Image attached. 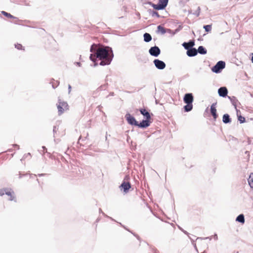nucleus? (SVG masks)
Here are the masks:
<instances>
[{
    "label": "nucleus",
    "instance_id": "nucleus-1",
    "mask_svg": "<svg viewBox=\"0 0 253 253\" xmlns=\"http://www.w3.org/2000/svg\"><path fill=\"white\" fill-rule=\"evenodd\" d=\"M90 50L92 53L90 59L93 62L98 59L101 61L100 63H110L114 57L113 51L109 47H98L96 44H93Z\"/></svg>",
    "mask_w": 253,
    "mask_h": 253
},
{
    "label": "nucleus",
    "instance_id": "nucleus-2",
    "mask_svg": "<svg viewBox=\"0 0 253 253\" xmlns=\"http://www.w3.org/2000/svg\"><path fill=\"white\" fill-rule=\"evenodd\" d=\"M56 106L58 109V114L59 115H62L64 113V112L69 110V106L68 103L65 101H62L60 99H58Z\"/></svg>",
    "mask_w": 253,
    "mask_h": 253
},
{
    "label": "nucleus",
    "instance_id": "nucleus-3",
    "mask_svg": "<svg viewBox=\"0 0 253 253\" xmlns=\"http://www.w3.org/2000/svg\"><path fill=\"white\" fill-rule=\"evenodd\" d=\"M6 195L8 196V200L13 201L14 200V192L9 189H3L0 190V195L3 196Z\"/></svg>",
    "mask_w": 253,
    "mask_h": 253
},
{
    "label": "nucleus",
    "instance_id": "nucleus-4",
    "mask_svg": "<svg viewBox=\"0 0 253 253\" xmlns=\"http://www.w3.org/2000/svg\"><path fill=\"white\" fill-rule=\"evenodd\" d=\"M168 0H159L157 4H153V7L156 10H161L165 8L167 5Z\"/></svg>",
    "mask_w": 253,
    "mask_h": 253
},
{
    "label": "nucleus",
    "instance_id": "nucleus-5",
    "mask_svg": "<svg viewBox=\"0 0 253 253\" xmlns=\"http://www.w3.org/2000/svg\"><path fill=\"white\" fill-rule=\"evenodd\" d=\"M125 118L129 125L135 126L138 125V122L136 121L134 117L131 116L129 114H126L125 116Z\"/></svg>",
    "mask_w": 253,
    "mask_h": 253
},
{
    "label": "nucleus",
    "instance_id": "nucleus-6",
    "mask_svg": "<svg viewBox=\"0 0 253 253\" xmlns=\"http://www.w3.org/2000/svg\"><path fill=\"white\" fill-rule=\"evenodd\" d=\"M194 98L192 93H186L183 98L184 102L186 104H192Z\"/></svg>",
    "mask_w": 253,
    "mask_h": 253
},
{
    "label": "nucleus",
    "instance_id": "nucleus-7",
    "mask_svg": "<svg viewBox=\"0 0 253 253\" xmlns=\"http://www.w3.org/2000/svg\"><path fill=\"white\" fill-rule=\"evenodd\" d=\"M225 67V64H215V65L211 68V70L214 73H220Z\"/></svg>",
    "mask_w": 253,
    "mask_h": 253
},
{
    "label": "nucleus",
    "instance_id": "nucleus-8",
    "mask_svg": "<svg viewBox=\"0 0 253 253\" xmlns=\"http://www.w3.org/2000/svg\"><path fill=\"white\" fill-rule=\"evenodd\" d=\"M149 53L151 55L154 56H158L160 53V50L157 46L152 47L149 49Z\"/></svg>",
    "mask_w": 253,
    "mask_h": 253
},
{
    "label": "nucleus",
    "instance_id": "nucleus-9",
    "mask_svg": "<svg viewBox=\"0 0 253 253\" xmlns=\"http://www.w3.org/2000/svg\"><path fill=\"white\" fill-rule=\"evenodd\" d=\"M130 187V184L129 182L126 181H124L120 186V188L121 190H123L124 192L125 193H127Z\"/></svg>",
    "mask_w": 253,
    "mask_h": 253
},
{
    "label": "nucleus",
    "instance_id": "nucleus-10",
    "mask_svg": "<svg viewBox=\"0 0 253 253\" xmlns=\"http://www.w3.org/2000/svg\"><path fill=\"white\" fill-rule=\"evenodd\" d=\"M150 119H146V120H142V122H141L140 123H138V125H137V126L141 128H146L149 126L150 125Z\"/></svg>",
    "mask_w": 253,
    "mask_h": 253
},
{
    "label": "nucleus",
    "instance_id": "nucleus-11",
    "mask_svg": "<svg viewBox=\"0 0 253 253\" xmlns=\"http://www.w3.org/2000/svg\"><path fill=\"white\" fill-rule=\"evenodd\" d=\"M218 93L220 96L224 97L227 96L228 90L225 87H221L218 89Z\"/></svg>",
    "mask_w": 253,
    "mask_h": 253
},
{
    "label": "nucleus",
    "instance_id": "nucleus-12",
    "mask_svg": "<svg viewBox=\"0 0 253 253\" xmlns=\"http://www.w3.org/2000/svg\"><path fill=\"white\" fill-rule=\"evenodd\" d=\"M195 44V42L194 41H191L188 42H184L182 44L183 46L186 49H189L192 47H193Z\"/></svg>",
    "mask_w": 253,
    "mask_h": 253
},
{
    "label": "nucleus",
    "instance_id": "nucleus-13",
    "mask_svg": "<svg viewBox=\"0 0 253 253\" xmlns=\"http://www.w3.org/2000/svg\"><path fill=\"white\" fill-rule=\"evenodd\" d=\"M140 113L146 119H151V116L150 113L145 109H140Z\"/></svg>",
    "mask_w": 253,
    "mask_h": 253
},
{
    "label": "nucleus",
    "instance_id": "nucleus-14",
    "mask_svg": "<svg viewBox=\"0 0 253 253\" xmlns=\"http://www.w3.org/2000/svg\"><path fill=\"white\" fill-rule=\"evenodd\" d=\"M197 50L194 48H190L189 49H188L187 51V54L189 56H194L197 55Z\"/></svg>",
    "mask_w": 253,
    "mask_h": 253
},
{
    "label": "nucleus",
    "instance_id": "nucleus-15",
    "mask_svg": "<svg viewBox=\"0 0 253 253\" xmlns=\"http://www.w3.org/2000/svg\"><path fill=\"white\" fill-rule=\"evenodd\" d=\"M211 112L213 118L216 119L217 117L216 109L214 104H212L211 107Z\"/></svg>",
    "mask_w": 253,
    "mask_h": 253
},
{
    "label": "nucleus",
    "instance_id": "nucleus-16",
    "mask_svg": "<svg viewBox=\"0 0 253 253\" xmlns=\"http://www.w3.org/2000/svg\"><path fill=\"white\" fill-rule=\"evenodd\" d=\"M223 122L225 124L229 123L231 122V119L228 114H226L223 116Z\"/></svg>",
    "mask_w": 253,
    "mask_h": 253
},
{
    "label": "nucleus",
    "instance_id": "nucleus-17",
    "mask_svg": "<svg viewBox=\"0 0 253 253\" xmlns=\"http://www.w3.org/2000/svg\"><path fill=\"white\" fill-rule=\"evenodd\" d=\"M236 220L239 222L244 223L245 222L244 215L243 214L239 215L237 217Z\"/></svg>",
    "mask_w": 253,
    "mask_h": 253
},
{
    "label": "nucleus",
    "instance_id": "nucleus-18",
    "mask_svg": "<svg viewBox=\"0 0 253 253\" xmlns=\"http://www.w3.org/2000/svg\"><path fill=\"white\" fill-rule=\"evenodd\" d=\"M143 37H144V40L146 42H149L151 41L152 40L151 36L148 33H145L144 34Z\"/></svg>",
    "mask_w": 253,
    "mask_h": 253
},
{
    "label": "nucleus",
    "instance_id": "nucleus-19",
    "mask_svg": "<svg viewBox=\"0 0 253 253\" xmlns=\"http://www.w3.org/2000/svg\"><path fill=\"white\" fill-rule=\"evenodd\" d=\"M184 109L185 111L187 112L191 111L193 109L192 104H186V105L184 106Z\"/></svg>",
    "mask_w": 253,
    "mask_h": 253
},
{
    "label": "nucleus",
    "instance_id": "nucleus-20",
    "mask_svg": "<svg viewBox=\"0 0 253 253\" xmlns=\"http://www.w3.org/2000/svg\"><path fill=\"white\" fill-rule=\"evenodd\" d=\"M197 50V52H198L202 54H204L207 53V50L203 46H200Z\"/></svg>",
    "mask_w": 253,
    "mask_h": 253
},
{
    "label": "nucleus",
    "instance_id": "nucleus-21",
    "mask_svg": "<svg viewBox=\"0 0 253 253\" xmlns=\"http://www.w3.org/2000/svg\"><path fill=\"white\" fill-rule=\"evenodd\" d=\"M248 183L250 187L253 188V173H251L248 178Z\"/></svg>",
    "mask_w": 253,
    "mask_h": 253
},
{
    "label": "nucleus",
    "instance_id": "nucleus-22",
    "mask_svg": "<svg viewBox=\"0 0 253 253\" xmlns=\"http://www.w3.org/2000/svg\"><path fill=\"white\" fill-rule=\"evenodd\" d=\"M157 29L158 31L163 34H165L166 32L165 28L161 25L158 26Z\"/></svg>",
    "mask_w": 253,
    "mask_h": 253
},
{
    "label": "nucleus",
    "instance_id": "nucleus-23",
    "mask_svg": "<svg viewBox=\"0 0 253 253\" xmlns=\"http://www.w3.org/2000/svg\"><path fill=\"white\" fill-rule=\"evenodd\" d=\"M1 13L4 15L5 16L8 17V18H14V16H12L11 14H10V13H8L4 11H1Z\"/></svg>",
    "mask_w": 253,
    "mask_h": 253
},
{
    "label": "nucleus",
    "instance_id": "nucleus-24",
    "mask_svg": "<svg viewBox=\"0 0 253 253\" xmlns=\"http://www.w3.org/2000/svg\"><path fill=\"white\" fill-rule=\"evenodd\" d=\"M204 28L207 32H210L211 30V25H207L204 26Z\"/></svg>",
    "mask_w": 253,
    "mask_h": 253
},
{
    "label": "nucleus",
    "instance_id": "nucleus-25",
    "mask_svg": "<svg viewBox=\"0 0 253 253\" xmlns=\"http://www.w3.org/2000/svg\"><path fill=\"white\" fill-rule=\"evenodd\" d=\"M15 47L18 50H24V48L21 44L17 43L15 44Z\"/></svg>",
    "mask_w": 253,
    "mask_h": 253
},
{
    "label": "nucleus",
    "instance_id": "nucleus-26",
    "mask_svg": "<svg viewBox=\"0 0 253 253\" xmlns=\"http://www.w3.org/2000/svg\"><path fill=\"white\" fill-rule=\"evenodd\" d=\"M156 67H157L158 69L162 70L164 69L166 67V64H155Z\"/></svg>",
    "mask_w": 253,
    "mask_h": 253
},
{
    "label": "nucleus",
    "instance_id": "nucleus-27",
    "mask_svg": "<svg viewBox=\"0 0 253 253\" xmlns=\"http://www.w3.org/2000/svg\"><path fill=\"white\" fill-rule=\"evenodd\" d=\"M238 119V121L240 122V123H243L245 122V118L241 116H239Z\"/></svg>",
    "mask_w": 253,
    "mask_h": 253
},
{
    "label": "nucleus",
    "instance_id": "nucleus-28",
    "mask_svg": "<svg viewBox=\"0 0 253 253\" xmlns=\"http://www.w3.org/2000/svg\"><path fill=\"white\" fill-rule=\"evenodd\" d=\"M153 62H154V63H164V62H163V61H160V60H159L158 59L154 60Z\"/></svg>",
    "mask_w": 253,
    "mask_h": 253
},
{
    "label": "nucleus",
    "instance_id": "nucleus-29",
    "mask_svg": "<svg viewBox=\"0 0 253 253\" xmlns=\"http://www.w3.org/2000/svg\"><path fill=\"white\" fill-rule=\"evenodd\" d=\"M68 90L69 93H70L71 90V86L70 84L68 85Z\"/></svg>",
    "mask_w": 253,
    "mask_h": 253
},
{
    "label": "nucleus",
    "instance_id": "nucleus-30",
    "mask_svg": "<svg viewBox=\"0 0 253 253\" xmlns=\"http://www.w3.org/2000/svg\"><path fill=\"white\" fill-rule=\"evenodd\" d=\"M251 60L252 62L253 63V53L251 54Z\"/></svg>",
    "mask_w": 253,
    "mask_h": 253
},
{
    "label": "nucleus",
    "instance_id": "nucleus-31",
    "mask_svg": "<svg viewBox=\"0 0 253 253\" xmlns=\"http://www.w3.org/2000/svg\"><path fill=\"white\" fill-rule=\"evenodd\" d=\"M217 63H225V62L222 61H218L217 62Z\"/></svg>",
    "mask_w": 253,
    "mask_h": 253
},
{
    "label": "nucleus",
    "instance_id": "nucleus-32",
    "mask_svg": "<svg viewBox=\"0 0 253 253\" xmlns=\"http://www.w3.org/2000/svg\"><path fill=\"white\" fill-rule=\"evenodd\" d=\"M214 238L215 239H217V235L216 234H215L214 235Z\"/></svg>",
    "mask_w": 253,
    "mask_h": 253
},
{
    "label": "nucleus",
    "instance_id": "nucleus-33",
    "mask_svg": "<svg viewBox=\"0 0 253 253\" xmlns=\"http://www.w3.org/2000/svg\"><path fill=\"white\" fill-rule=\"evenodd\" d=\"M182 231H183V232L185 234H186V235H187V234H188V232H187V231H184V230H182Z\"/></svg>",
    "mask_w": 253,
    "mask_h": 253
},
{
    "label": "nucleus",
    "instance_id": "nucleus-34",
    "mask_svg": "<svg viewBox=\"0 0 253 253\" xmlns=\"http://www.w3.org/2000/svg\"><path fill=\"white\" fill-rule=\"evenodd\" d=\"M42 148L43 149H44L45 148L44 146H43Z\"/></svg>",
    "mask_w": 253,
    "mask_h": 253
},
{
    "label": "nucleus",
    "instance_id": "nucleus-35",
    "mask_svg": "<svg viewBox=\"0 0 253 253\" xmlns=\"http://www.w3.org/2000/svg\"><path fill=\"white\" fill-rule=\"evenodd\" d=\"M55 127L53 129V131H55Z\"/></svg>",
    "mask_w": 253,
    "mask_h": 253
},
{
    "label": "nucleus",
    "instance_id": "nucleus-36",
    "mask_svg": "<svg viewBox=\"0 0 253 253\" xmlns=\"http://www.w3.org/2000/svg\"><path fill=\"white\" fill-rule=\"evenodd\" d=\"M15 146H17V147H18V145H17V144H15Z\"/></svg>",
    "mask_w": 253,
    "mask_h": 253
}]
</instances>
